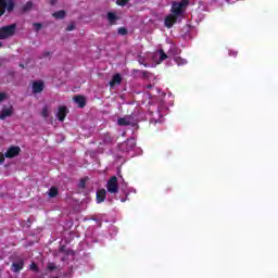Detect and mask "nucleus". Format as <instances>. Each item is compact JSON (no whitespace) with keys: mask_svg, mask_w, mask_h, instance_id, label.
<instances>
[{"mask_svg":"<svg viewBox=\"0 0 278 278\" xmlns=\"http://www.w3.org/2000/svg\"><path fill=\"white\" fill-rule=\"evenodd\" d=\"M121 201H122V203H125V199H122Z\"/></svg>","mask_w":278,"mask_h":278,"instance_id":"obj_35","label":"nucleus"},{"mask_svg":"<svg viewBox=\"0 0 278 278\" xmlns=\"http://www.w3.org/2000/svg\"><path fill=\"white\" fill-rule=\"evenodd\" d=\"M138 119L134 118V116H126V117H122L117 121L118 125H137Z\"/></svg>","mask_w":278,"mask_h":278,"instance_id":"obj_9","label":"nucleus"},{"mask_svg":"<svg viewBox=\"0 0 278 278\" xmlns=\"http://www.w3.org/2000/svg\"><path fill=\"white\" fill-rule=\"evenodd\" d=\"M5 10L12 12V10H14V1L0 0V16H3V14H5Z\"/></svg>","mask_w":278,"mask_h":278,"instance_id":"obj_6","label":"nucleus"},{"mask_svg":"<svg viewBox=\"0 0 278 278\" xmlns=\"http://www.w3.org/2000/svg\"><path fill=\"white\" fill-rule=\"evenodd\" d=\"M227 3H236L237 1H240V0H226Z\"/></svg>","mask_w":278,"mask_h":278,"instance_id":"obj_31","label":"nucleus"},{"mask_svg":"<svg viewBox=\"0 0 278 278\" xmlns=\"http://www.w3.org/2000/svg\"><path fill=\"white\" fill-rule=\"evenodd\" d=\"M40 27H42V24H34V29H36V31H38Z\"/></svg>","mask_w":278,"mask_h":278,"instance_id":"obj_28","label":"nucleus"},{"mask_svg":"<svg viewBox=\"0 0 278 278\" xmlns=\"http://www.w3.org/2000/svg\"><path fill=\"white\" fill-rule=\"evenodd\" d=\"M229 55H230V58H236V55H238V51L229 50Z\"/></svg>","mask_w":278,"mask_h":278,"instance_id":"obj_22","label":"nucleus"},{"mask_svg":"<svg viewBox=\"0 0 278 278\" xmlns=\"http://www.w3.org/2000/svg\"><path fill=\"white\" fill-rule=\"evenodd\" d=\"M30 270H38V266L36 265V263L30 264Z\"/></svg>","mask_w":278,"mask_h":278,"instance_id":"obj_26","label":"nucleus"},{"mask_svg":"<svg viewBox=\"0 0 278 278\" xmlns=\"http://www.w3.org/2000/svg\"><path fill=\"white\" fill-rule=\"evenodd\" d=\"M188 5V0H182L181 2H175L172 5V14L165 17V27H172L177 23V18L184 14L186 7Z\"/></svg>","mask_w":278,"mask_h":278,"instance_id":"obj_2","label":"nucleus"},{"mask_svg":"<svg viewBox=\"0 0 278 278\" xmlns=\"http://www.w3.org/2000/svg\"><path fill=\"white\" fill-rule=\"evenodd\" d=\"M121 81H123L121 74H115L112 80L110 81L111 88H114V86H119Z\"/></svg>","mask_w":278,"mask_h":278,"instance_id":"obj_15","label":"nucleus"},{"mask_svg":"<svg viewBox=\"0 0 278 278\" xmlns=\"http://www.w3.org/2000/svg\"><path fill=\"white\" fill-rule=\"evenodd\" d=\"M118 185L121 186L125 197H129V192H131V189L127 187V182H125L123 176H119L118 178H116V176H113L109 179L106 184L108 192H110L111 194H116V192H118Z\"/></svg>","mask_w":278,"mask_h":278,"instance_id":"obj_3","label":"nucleus"},{"mask_svg":"<svg viewBox=\"0 0 278 278\" xmlns=\"http://www.w3.org/2000/svg\"><path fill=\"white\" fill-rule=\"evenodd\" d=\"M174 62L177 66H186V64H188V60L182 59L181 56H175Z\"/></svg>","mask_w":278,"mask_h":278,"instance_id":"obj_17","label":"nucleus"},{"mask_svg":"<svg viewBox=\"0 0 278 278\" xmlns=\"http://www.w3.org/2000/svg\"><path fill=\"white\" fill-rule=\"evenodd\" d=\"M14 31H16L15 24L0 28V40H5V38L14 36Z\"/></svg>","mask_w":278,"mask_h":278,"instance_id":"obj_5","label":"nucleus"},{"mask_svg":"<svg viewBox=\"0 0 278 278\" xmlns=\"http://www.w3.org/2000/svg\"><path fill=\"white\" fill-rule=\"evenodd\" d=\"M108 18L110 23H116V21H118V16H116V13H112V12L108 14Z\"/></svg>","mask_w":278,"mask_h":278,"instance_id":"obj_18","label":"nucleus"},{"mask_svg":"<svg viewBox=\"0 0 278 278\" xmlns=\"http://www.w3.org/2000/svg\"><path fill=\"white\" fill-rule=\"evenodd\" d=\"M168 114V108L166 104L161 103L157 106V110L155 113L152 114L151 123H154V125H157V123H164V116Z\"/></svg>","mask_w":278,"mask_h":278,"instance_id":"obj_4","label":"nucleus"},{"mask_svg":"<svg viewBox=\"0 0 278 278\" xmlns=\"http://www.w3.org/2000/svg\"><path fill=\"white\" fill-rule=\"evenodd\" d=\"M166 58H168V55L164 53V50H159V51H155L154 53L139 55L138 62L139 64H142L143 66H146V68L147 67L153 68V66H157V64H162V62H164Z\"/></svg>","mask_w":278,"mask_h":278,"instance_id":"obj_1","label":"nucleus"},{"mask_svg":"<svg viewBox=\"0 0 278 278\" xmlns=\"http://www.w3.org/2000/svg\"><path fill=\"white\" fill-rule=\"evenodd\" d=\"M117 34H119V36H126L127 35V28L122 27L117 30Z\"/></svg>","mask_w":278,"mask_h":278,"instance_id":"obj_21","label":"nucleus"},{"mask_svg":"<svg viewBox=\"0 0 278 278\" xmlns=\"http://www.w3.org/2000/svg\"><path fill=\"white\" fill-rule=\"evenodd\" d=\"M80 188H84V186H86V184L84 181L80 182Z\"/></svg>","mask_w":278,"mask_h":278,"instance_id":"obj_33","label":"nucleus"},{"mask_svg":"<svg viewBox=\"0 0 278 278\" xmlns=\"http://www.w3.org/2000/svg\"><path fill=\"white\" fill-rule=\"evenodd\" d=\"M42 116L45 117L49 116V110H47V108L43 109Z\"/></svg>","mask_w":278,"mask_h":278,"instance_id":"obj_27","label":"nucleus"},{"mask_svg":"<svg viewBox=\"0 0 278 278\" xmlns=\"http://www.w3.org/2000/svg\"><path fill=\"white\" fill-rule=\"evenodd\" d=\"M119 149L126 153L134 151V149H136V139H128L119 146Z\"/></svg>","mask_w":278,"mask_h":278,"instance_id":"obj_7","label":"nucleus"},{"mask_svg":"<svg viewBox=\"0 0 278 278\" xmlns=\"http://www.w3.org/2000/svg\"><path fill=\"white\" fill-rule=\"evenodd\" d=\"M23 266H24V263H23V260H20L17 262H14L12 264V270L13 273H21V270H23Z\"/></svg>","mask_w":278,"mask_h":278,"instance_id":"obj_14","label":"nucleus"},{"mask_svg":"<svg viewBox=\"0 0 278 278\" xmlns=\"http://www.w3.org/2000/svg\"><path fill=\"white\" fill-rule=\"evenodd\" d=\"M3 162H5V156L0 153V164H3Z\"/></svg>","mask_w":278,"mask_h":278,"instance_id":"obj_29","label":"nucleus"},{"mask_svg":"<svg viewBox=\"0 0 278 278\" xmlns=\"http://www.w3.org/2000/svg\"><path fill=\"white\" fill-rule=\"evenodd\" d=\"M49 197H58V188L52 187L49 191H48Z\"/></svg>","mask_w":278,"mask_h":278,"instance_id":"obj_20","label":"nucleus"},{"mask_svg":"<svg viewBox=\"0 0 278 278\" xmlns=\"http://www.w3.org/2000/svg\"><path fill=\"white\" fill-rule=\"evenodd\" d=\"M42 90H45V83L38 80L33 84L34 94H38V92H42Z\"/></svg>","mask_w":278,"mask_h":278,"instance_id":"obj_11","label":"nucleus"},{"mask_svg":"<svg viewBox=\"0 0 278 278\" xmlns=\"http://www.w3.org/2000/svg\"><path fill=\"white\" fill-rule=\"evenodd\" d=\"M29 8H31V2L26 3V10H29Z\"/></svg>","mask_w":278,"mask_h":278,"instance_id":"obj_32","label":"nucleus"},{"mask_svg":"<svg viewBox=\"0 0 278 278\" xmlns=\"http://www.w3.org/2000/svg\"><path fill=\"white\" fill-rule=\"evenodd\" d=\"M21 153V148L20 147H11L8 149V151L4 154V157H16Z\"/></svg>","mask_w":278,"mask_h":278,"instance_id":"obj_10","label":"nucleus"},{"mask_svg":"<svg viewBox=\"0 0 278 278\" xmlns=\"http://www.w3.org/2000/svg\"><path fill=\"white\" fill-rule=\"evenodd\" d=\"M1 47H3V43L0 42V49H1Z\"/></svg>","mask_w":278,"mask_h":278,"instance_id":"obj_36","label":"nucleus"},{"mask_svg":"<svg viewBox=\"0 0 278 278\" xmlns=\"http://www.w3.org/2000/svg\"><path fill=\"white\" fill-rule=\"evenodd\" d=\"M5 99H8V96L5 93H3V92H0V103L2 101H5Z\"/></svg>","mask_w":278,"mask_h":278,"instance_id":"obj_23","label":"nucleus"},{"mask_svg":"<svg viewBox=\"0 0 278 278\" xmlns=\"http://www.w3.org/2000/svg\"><path fill=\"white\" fill-rule=\"evenodd\" d=\"M55 1H58V0H51V4L55 5Z\"/></svg>","mask_w":278,"mask_h":278,"instance_id":"obj_34","label":"nucleus"},{"mask_svg":"<svg viewBox=\"0 0 278 278\" xmlns=\"http://www.w3.org/2000/svg\"><path fill=\"white\" fill-rule=\"evenodd\" d=\"M48 269H49V270H55V264L49 263V264H48Z\"/></svg>","mask_w":278,"mask_h":278,"instance_id":"obj_25","label":"nucleus"},{"mask_svg":"<svg viewBox=\"0 0 278 278\" xmlns=\"http://www.w3.org/2000/svg\"><path fill=\"white\" fill-rule=\"evenodd\" d=\"M105 194H108V191L105 189H100L97 191V203H103L105 201Z\"/></svg>","mask_w":278,"mask_h":278,"instance_id":"obj_13","label":"nucleus"},{"mask_svg":"<svg viewBox=\"0 0 278 278\" xmlns=\"http://www.w3.org/2000/svg\"><path fill=\"white\" fill-rule=\"evenodd\" d=\"M74 103L78 105V108H86V98L83 96H76L74 98Z\"/></svg>","mask_w":278,"mask_h":278,"instance_id":"obj_16","label":"nucleus"},{"mask_svg":"<svg viewBox=\"0 0 278 278\" xmlns=\"http://www.w3.org/2000/svg\"><path fill=\"white\" fill-rule=\"evenodd\" d=\"M127 1L129 0H117V5H127Z\"/></svg>","mask_w":278,"mask_h":278,"instance_id":"obj_24","label":"nucleus"},{"mask_svg":"<svg viewBox=\"0 0 278 278\" xmlns=\"http://www.w3.org/2000/svg\"><path fill=\"white\" fill-rule=\"evenodd\" d=\"M52 16H54V18H64V16H66V12L65 11H58V12H54L52 14Z\"/></svg>","mask_w":278,"mask_h":278,"instance_id":"obj_19","label":"nucleus"},{"mask_svg":"<svg viewBox=\"0 0 278 278\" xmlns=\"http://www.w3.org/2000/svg\"><path fill=\"white\" fill-rule=\"evenodd\" d=\"M67 113H68V109H66V106H60L56 113L58 119L61 122L64 121V118H66Z\"/></svg>","mask_w":278,"mask_h":278,"instance_id":"obj_12","label":"nucleus"},{"mask_svg":"<svg viewBox=\"0 0 278 278\" xmlns=\"http://www.w3.org/2000/svg\"><path fill=\"white\" fill-rule=\"evenodd\" d=\"M74 29H75V26H74V25L67 26V31H73Z\"/></svg>","mask_w":278,"mask_h":278,"instance_id":"obj_30","label":"nucleus"},{"mask_svg":"<svg viewBox=\"0 0 278 278\" xmlns=\"http://www.w3.org/2000/svg\"><path fill=\"white\" fill-rule=\"evenodd\" d=\"M14 114V109L12 105L3 106L2 111L0 112V121H5V118H10Z\"/></svg>","mask_w":278,"mask_h":278,"instance_id":"obj_8","label":"nucleus"}]
</instances>
